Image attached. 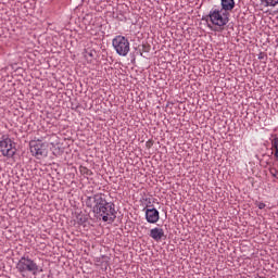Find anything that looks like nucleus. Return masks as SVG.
Wrapping results in <instances>:
<instances>
[{
    "mask_svg": "<svg viewBox=\"0 0 278 278\" xmlns=\"http://www.w3.org/2000/svg\"><path fill=\"white\" fill-rule=\"evenodd\" d=\"M87 207L96 214L98 218H102L104 223H112L116 218L117 211L114 202H108L105 193H96L88 197L85 201Z\"/></svg>",
    "mask_w": 278,
    "mask_h": 278,
    "instance_id": "nucleus-1",
    "label": "nucleus"
},
{
    "mask_svg": "<svg viewBox=\"0 0 278 278\" xmlns=\"http://www.w3.org/2000/svg\"><path fill=\"white\" fill-rule=\"evenodd\" d=\"M261 3H265L267 8H275L278 4V0H261Z\"/></svg>",
    "mask_w": 278,
    "mask_h": 278,
    "instance_id": "nucleus-12",
    "label": "nucleus"
},
{
    "mask_svg": "<svg viewBox=\"0 0 278 278\" xmlns=\"http://www.w3.org/2000/svg\"><path fill=\"white\" fill-rule=\"evenodd\" d=\"M208 22L213 25V30L222 31L229 22V13H225L223 9H212L208 12Z\"/></svg>",
    "mask_w": 278,
    "mask_h": 278,
    "instance_id": "nucleus-2",
    "label": "nucleus"
},
{
    "mask_svg": "<svg viewBox=\"0 0 278 278\" xmlns=\"http://www.w3.org/2000/svg\"><path fill=\"white\" fill-rule=\"evenodd\" d=\"M222 10L225 13L231 12L235 9V0H220Z\"/></svg>",
    "mask_w": 278,
    "mask_h": 278,
    "instance_id": "nucleus-9",
    "label": "nucleus"
},
{
    "mask_svg": "<svg viewBox=\"0 0 278 278\" xmlns=\"http://www.w3.org/2000/svg\"><path fill=\"white\" fill-rule=\"evenodd\" d=\"M79 173L81 175H86L87 177H91V175H93V172L88 169L86 166H79Z\"/></svg>",
    "mask_w": 278,
    "mask_h": 278,
    "instance_id": "nucleus-11",
    "label": "nucleus"
},
{
    "mask_svg": "<svg viewBox=\"0 0 278 278\" xmlns=\"http://www.w3.org/2000/svg\"><path fill=\"white\" fill-rule=\"evenodd\" d=\"M257 207L260 210H264L266 207V204H264V202H258Z\"/></svg>",
    "mask_w": 278,
    "mask_h": 278,
    "instance_id": "nucleus-16",
    "label": "nucleus"
},
{
    "mask_svg": "<svg viewBox=\"0 0 278 278\" xmlns=\"http://www.w3.org/2000/svg\"><path fill=\"white\" fill-rule=\"evenodd\" d=\"M0 152L7 157H13L16 153V143L7 135L0 139Z\"/></svg>",
    "mask_w": 278,
    "mask_h": 278,
    "instance_id": "nucleus-5",
    "label": "nucleus"
},
{
    "mask_svg": "<svg viewBox=\"0 0 278 278\" xmlns=\"http://www.w3.org/2000/svg\"><path fill=\"white\" fill-rule=\"evenodd\" d=\"M146 147L148 149L152 148L153 147V141L152 140H148L147 143H146Z\"/></svg>",
    "mask_w": 278,
    "mask_h": 278,
    "instance_id": "nucleus-15",
    "label": "nucleus"
},
{
    "mask_svg": "<svg viewBox=\"0 0 278 278\" xmlns=\"http://www.w3.org/2000/svg\"><path fill=\"white\" fill-rule=\"evenodd\" d=\"M49 143L42 140H33L30 141V152L33 156H36L38 160L42 156L48 155Z\"/></svg>",
    "mask_w": 278,
    "mask_h": 278,
    "instance_id": "nucleus-6",
    "label": "nucleus"
},
{
    "mask_svg": "<svg viewBox=\"0 0 278 278\" xmlns=\"http://www.w3.org/2000/svg\"><path fill=\"white\" fill-rule=\"evenodd\" d=\"M55 139H58V137L55 136L50 137V144L52 148H55V146L59 143V140H55Z\"/></svg>",
    "mask_w": 278,
    "mask_h": 278,
    "instance_id": "nucleus-13",
    "label": "nucleus"
},
{
    "mask_svg": "<svg viewBox=\"0 0 278 278\" xmlns=\"http://www.w3.org/2000/svg\"><path fill=\"white\" fill-rule=\"evenodd\" d=\"M150 238H152L155 242H161V240L165 238V231L160 227L151 228Z\"/></svg>",
    "mask_w": 278,
    "mask_h": 278,
    "instance_id": "nucleus-8",
    "label": "nucleus"
},
{
    "mask_svg": "<svg viewBox=\"0 0 278 278\" xmlns=\"http://www.w3.org/2000/svg\"><path fill=\"white\" fill-rule=\"evenodd\" d=\"M146 219L148 223L155 225V223L160 219V211L156 208H149L148 206L144 208Z\"/></svg>",
    "mask_w": 278,
    "mask_h": 278,
    "instance_id": "nucleus-7",
    "label": "nucleus"
},
{
    "mask_svg": "<svg viewBox=\"0 0 278 278\" xmlns=\"http://www.w3.org/2000/svg\"><path fill=\"white\" fill-rule=\"evenodd\" d=\"M208 27H211V28H212L211 24H208Z\"/></svg>",
    "mask_w": 278,
    "mask_h": 278,
    "instance_id": "nucleus-18",
    "label": "nucleus"
},
{
    "mask_svg": "<svg viewBox=\"0 0 278 278\" xmlns=\"http://www.w3.org/2000/svg\"><path fill=\"white\" fill-rule=\"evenodd\" d=\"M274 156H275L276 160L278 161V149L275 151Z\"/></svg>",
    "mask_w": 278,
    "mask_h": 278,
    "instance_id": "nucleus-17",
    "label": "nucleus"
},
{
    "mask_svg": "<svg viewBox=\"0 0 278 278\" xmlns=\"http://www.w3.org/2000/svg\"><path fill=\"white\" fill-rule=\"evenodd\" d=\"M271 148L275 149V151H277V149H278V137H275L271 140Z\"/></svg>",
    "mask_w": 278,
    "mask_h": 278,
    "instance_id": "nucleus-14",
    "label": "nucleus"
},
{
    "mask_svg": "<svg viewBox=\"0 0 278 278\" xmlns=\"http://www.w3.org/2000/svg\"><path fill=\"white\" fill-rule=\"evenodd\" d=\"M96 53L94 50L85 49L84 58L87 62L91 63L94 60Z\"/></svg>",
    "mask_w": 278,
    "mask_h": 278,
    "instance_id": "nucleus-10",
    "label": "nucleus"
},
{
    "mask_svg": "<svg viewBox=\"0 0 278 278\" xmlns=\"http://www.w3.org/2000/svg\"><path fill=\"white\" fill-rule=\"evenodd\" d=\"M112 46L116 50L117 55L127 56L130 52V42L124 36H116L112 40Z\"/></svg>",
    "mask_w": 278,
    "mask_h": 278,
    "instance_id": "nucleus-4",
    "label": "nucleus"
},
{
    "mask_svg": "<svg viewBox=\"0 0 278 278\" xmlns=\"http://www.w3.org/2000/svg\"><path fill=\"white\" fill-rule=\"evenodd\" d=\"M16 269L22 275H25L27 273H31L33 275H36L39 273V266L29 256L21 257L17 262Z\"/></svg>",
    "mask_w": 278,
    "mask_h": 278,
    "instance_id": "nucleus-3",
    "label": "nucleus"
}]
</instances>
